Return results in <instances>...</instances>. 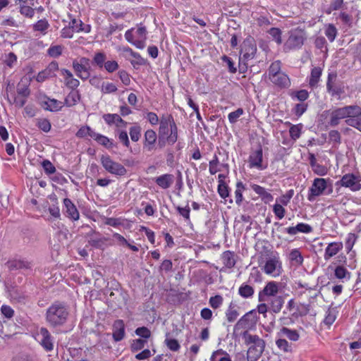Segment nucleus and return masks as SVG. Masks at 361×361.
<instances>
[{
  "instance_id": "nucleus-1",
  "label": "nucleus",
  "mask_w": 361,
  "mask_h": 361,
  "mask_svg": "<svg viewBox=\"0 0 361 361\" xmlns=\"http://www.w3.org/2000/svg\"><path fill=\"white\" fill-rule=\"evenodd\" d=\"M69 312L63 302L56 301L47 310L46 321L54 328L63 326L68 318Z\"/></svg>"
},
{
  "instance_id": "nucleus-2",
  "label": "nucleus",
  "mask_w": 361,
  "mask_h": 361,
  "mask_svg": "<svg viewBox=\"0 0 361 361\" xmlns=\"http://www.w3.org/2000/svg\"><path fill=\"white\" fill-rule=\"evenodd\" d=\"M257 53V44L252 37L246 38L240 49V54L242 56L239 59V66L241 72L244 73L247 69V62L254 59Z\"/></svg>"
},
{
  "instance_id": "nucleus-3",
  "label": "nucleus",
  "mask_w": 361,
  "mask_h": 361,
  "mask_svg": "<svg viewBox=\"0 0 361 361\" xmlns=\"http://www.w3.org/2000/svg\"><path fill=\"white\" fill-rule=\"evenodd\" d=\"M306 39L305 32L302 30L295 29L289 32V36L283 44V50L288 52L300 49Z\"/></svg>"
},
{
  "instance_id": "nucleus-4",
  "label": "nucleus",
  "mask_w": 361,
  "mask_h": 361,
  "mask_svg": "<svg viewBox=\"0 0 361 361\" xmlns=\"http://www.w3.org/2000/svg\"><path fill=\"white\" fill-rule=\"evenodd\" d=\"M100 161L104 169L111 174L116 176H124L127 173L128 171L124 166L114 161L109 155H102Z\"/></svg>"
},
{
  "instance_id": "nucleus-5",
  "label": "nucleus",
  "mask_w": 361,
  "mask_h": 361,
  "mask_svg": "<svg viewBox=\"0 0 361 361\" xmlns=\"http://www.w3.org/2000/svg\"><path fill=\"white\" fill-rule=\"evenodd\" d=\"M73 68L75 75L82 80H86L90 77V60L86 57H80L73 61Z\"/></svg>"
},
{
  "instance_id": "nucleus-6",
  "label": "nucleus",
  "mask_w": 361,
  "mask_h": 361,
  "mask_svg": "<svg viewBox=\"0 0 361 361\" xmlns=\"http://www.w3.org/2000/svg\"><path fill=\"white\" fill-rule=\"evenodd\" d=\"M262 270L268 275L276 277L281 274L283 271L282 263L278 253L271 255L266 261Z\"/></svg>"
},
{
  "instance_id": "nucleus-7",
  "label": "nucleus",
  "mask_w": 361,
  "mask_h": 361,
  "mask_svg": "<svg viewBox=\"0 0 361 361\" xmlns=\"http://www.w3.org/2000/svg\"><path fill=\"white\" fill-rule=\"evenodd\" d=\"M353 105L336 108L329 114V125L331 127H336L340 124L342 119L348 120L351 113Z\"/></svg>"
},
{
  "instance_id": "nucleus-8",
  "label": "nucleus",
  "mask_w": 361,
  "mask_h": 361,
  "mask_svg": "<svg viewBox=\"0 0 361 361\" xmlns=\"http://www.w3.org/2000/svg\"><path fill=\"white\" fill-rule=\"evenodd\" d=\"M255 322L253 311H250L244 314L235 324L233 336L234 338L242 336L241 330L249 329Z\"/></svg>"
},
{
  "instance_id": "nucleus-9",
  "label": "nucleus",
  "mask_w": 361,
  "mask_h": 361,
  "mask_svg": "<svg viewBox=\"0 0 361 361\" xmlns=\"http://www.w3.org/2000/svg\"><path fill=\"white\" fill-rule=\"evenodd\" d=\"M360 181L361 176L360 175L347 173L336 183V185L348 188L350 190L355 192L361 189Z\"/></svg>"
},
{
  "instance_id": "nucleus-10",
  "label": "nucleus",
  "mask_w": 361,
  "mask_h": 361,
  "mask_svg": "<svg viewBox=\"0 0 361 361\" xmlns=\"http://www.w3.org/2000/svg\"><path fill=\"white\" fill-rule=\"evenodd\" d=\"M327 188V180L324 178H317L313 181L309 190L307 199L310 202L315 200L316 197L322 195Z\"/></svg>"
},
{
  "instance_id": "nucleus-11",
  "label": "nucleus",
  "mask_w": 361,
  "mask_h": 361,
  "mask_svg": "<svg viewBox=\"0 0 361 361\" xmlns=\"http://www.w3.org/2000/svg\"><path fill=\"white\" fill-rule=\"evenodd\" d=\"M39 338V343L47 351L51 352L54 349V338L49 330L45 327H41L37 334Z\"/></svg>"
},
{
  "instance_id": "nucleus-12",
  "label": "nucleus",
  "mask_w": 361,
  "mask_h": 361,
  "mask_svg": "<svg viewBox=\"0 0 361 361\" xmlns=\"http://www.w3.org/2000/svg\"><path fill=\"white\" fill-rule=\"evenodd\" d=\"M345 123L361 132V107L358 105H353L351 113Z\"/></svg>"
},
{
  "instance_id": "nucleus-13",
  "label": "nucleus",
  "mask_w": 361,
  "mask_h": 361,
  "mask_svg": "<svg viewBox=\"0 0 361 361\" xmlns=\"http://www.w3.org/2000/svg\"><path fill=\"white\" fill-rule=\"evenodd\" d=\"M242 337L244 339L245 345H249L251 348H265V341L259 338L257 335L250 334L247 330H245L242 334Z\"/></svg>"
},
{
  "instance_id": "nucleus-14",
  "label": "nucleus",
  "mask_w": 361,
  "mask_h": 361,
  "mask_svg": "<svg viewBox=\"0 0 361 361\" xmlns=\"http://www.w3.org/2000/svg\"><path fill=\"white\" fill-rule=\"evenodd\" d=\"M263 152L261 145L257 149L251 152L249 157L250 167L257 168L258 169H264L267 166H262Z\"/></svg>"
},
{
  "instance_id": "nucleus-15",
  "label": "nucleus",
  "mask_w": 361,
  "mask_h": 361,
  "mask_svg": "<svg viewBox=\"0 0 361 361\" xmlns=\"http://www.w3.org/2000/svg\"><path fill=\"white\" fill-rule=\"evenodd\" d=\"M279 292L278 283L275 281H270L267 283L262 290L259 293V301H267V297H275Z\"/></svg>"
},
{
  "instance_id": "nucleus-16",
  "label": "nucleus",
  "mask_w": 361,
  "mask_h": 361,
  "mask_svg": "<svg viewBox=\"0 0 361 361\" xmlns=\"http://www.w3.org/2000/svg\"><path fill=\"white\" fill-rule=\"evenodd\" d=\"M63 212L67 217L73 221H77L79 219V212L76 206L73 203V202L69 198H65L63 200Z\"/></svg>"
},
{
  "instance_id": "nucleus-17",
  "label": "nucleus",
  "mask_w": 361,
  "mask_h": 361,
  "mask_svg": "<svg viewBox=\"0 0 361 361\" xmlns=\"http://www.w3.org/2000/svg\"><path fill=\"white\" fill-rule=\"evenodd\" d=\"M7 267L11 271L29 270L32 267V264L26 259H13L7 262Z\"/></svg>"
},
{
  "instance_id": "nucleus-18",
  "label": "nucleus",
  "mask_w": 361,
  "mask_h": 361,
  "mask_svg": "<svg viewBox=\"0 0 361 361\" xmlns=\"http://www.w3.org/2000/svg\"><path fill=\"white\" fill-rule=\"evenodd\" d=\"M157 139V133L154 130L149 129L145 133V140L143 148L147 152H152L154 149V145Z\"/></svg>"
},
{
  "instance_id": "nucleus-19",
  "label": "nucleus",
  "mask_w": 361,
  "mask_h": 361,
  "mask_svg": "<svg viewBox=\"0 0 361 361\" xmlns=\"http://www.w3.org/2000/svg\"><path fill=\"white\" fill-rule=\"evenodd\" d=\"M271 82L280 88H288L290 86V80L289 77L283 72L279 73L274 76L269 77Z\"/></svg>"
},
{
  "instance_id": "nucleus-20",
  "label": "nucleus",
  "mask_w": 361,
  "mask_h": 361,
  "mask_svg": "<svg viewBox=\"0 0 361 361\" xmlns=\"http://www.w3.org/2000/svg\"><path fill=\"white\" fill-rule=\"evenodd\" d=\"M113 338L118 342L123 339L125 336V324L123 320L117 319L113 324Z\"/></svg>"
},
{
  "instance_id": "nucleus-21",
  "label": "nucleus",
  "mask_w": 361,
  "mask_h": 361,
  "mask_svg": "<svg viewBox=\"0 0 361 361\" xmlns=\"http://www.w3.org/2000/svg\"><path fill=\"white\" fill-rule=\"evenodd\" d=\"M312 231V226L305 223H299L295 226H290L284 230L285 233L290 235H295L298 233H309Z\"/></svg>"
},
{
  "instance_id": "nucleus-22",
  "label": "nucleus",
  "mask_w": 361,
  "mask_h": 361,
  "mask_svg": "<svg viewBox=\"0 0 361 361\" xmlns=\"http://www.w3.org/2000/svg\"><path fill=\"white\" fill-rule=\"evenodd\" d=\"M337 78L336 73L331 72L328 75L327 82H326V90L329 93L331 94L332 97L340 96L342 93V90L341 87L331 85V82L336 81Z\"/></svg>"
},
{
  "instance_id": "nucleus-23",
  "label": "nucleus",
  "mask_w": 361,
  "mask_h": 361,
  "mask_svg": "<svg viewBox=\"0 0 361 361\" xmlns=\"http://www.w3.org/2000/svg\"><path fill=\"white\" fill-rule=\"evenodd\" d=\"M343 249L342 242H333L329 243L324 252V258L325 260H329L332 257L335 256L338 252Z\"/></svg>"
},
{
  "instance_id": "nucleus-24",
  "label": "nucleus",
  "mask_w": 361,
  "mask_h": 361,
  "mask_svg": "<svg viewBox=\"0 0 361 361\" xmlns=\"http://www.w3.org/2000/svg\"><path fill=\"white\" fill-rule=\"evenodd\" d=\"M155 183L162 189L169 188L174 181V176L172 174L166 173L155 178Z\"/></svg>"
},
{
  "instance_id": "nucleus-25",
  "label": "nucleus",
  "mask_w": 361,
  "mask_h": 361,
  "mask_svg": "<svg viewBox=\"0 0 361 361\" xmlns=\"http://www.w3.org/2000/svg\"><path fill=\"white\" fill-rule=\"evenodd\" d=\"M105 122L109 125L116 124L118 127H125L127 122L121 118L117 114H106L103 116Z\"/></svg>"
},
{
  "instance_id": "nucleus-26",
  "label": "nucleus",
  "mask_w": 361,
  "mask_h": 361,
  "mask_svg": "<svg viewBox=\"0 0 361 361\" xmlns=\"http://www.w3.org/2000/svg\"><path fill=\"white\" fill-rule=\"evenodd\" d=\"M251 188L257 195H259L264 203L267 204L273 200L274 197L272 195L267 192L264 188L256 184L252 185Z\"/></svg>"
},
{
  "instance_id": "nucleus-27",
  "label": "nucleus",
  "mask_w": 361,
  "mask_h": 361,
  "mask_svg": "<svg viewBox=\"0 0 361 361\" xmlns=\"http://www.w3.org/2000/svg\"><path fill=\"white\" fill-rule=\"evenodd\" d=\"M122 51L128 53L131 56L135 58V60H133L130 61L131 64L135 67V66H143L146 64V60L143 59L140 54L133 51V50L128 47H123Z\"/></svg>"
},
{
  "instance_id": "nucleus-28",
  "label": "nucleus",
  "mask_w": 361,
  "mask_h": 361,
  "mask_svg": "<svg viewBox=\"0 0 361 361\" xmlns=\"http://www.w3.org/2000/svg\"><path fill=\"white\" fill-rule=\"evenodd\" d=\"M43 107L49 111H58L63 107V103L57 99L48 98L44 102Z\"/></svg>"
},
{
  "instance_id": "nucleus-29",
  "label": "nucleus",
  "mask_w": 361,
  "mask_h": 361,
  "mask_svg": "<svg viewBox=\"0 0 361 361\" xmlns=\"http://www.w3.org/2000/svg\"><path fill=\"white\" fill-rule=\"evenodd\" d=\"M134 30V28L128 30L125 33V38L128 42L135 46L137 49H142L145 47V43H143L142 41H138V39H136L135 35L133 34Z\"/></svg>"
},
{
  "instance_id": "nucleus-30",
  "label": "nucleus",
  "mask_w": 361,
  "mask_h": 361,
  "mask_svg": "<svg viewBox=\"0 0 361 361\" xmlns=\"http://www.w3.org/2000/svg\"><path fill=\"white\" fill-rule=\"evenodd\" d=\"M284 304V298L283 296L279 295L273 297L269 302L270 309L274 313L281 312Z\"/></svg>"
},
{
  "instance_id": "nucleus-31",
  "label": "nucleus",
  "mask_w": 361,
  "mask_h": 361,
  "mask_svg": "<svg viewBox=\"0 0 361 361\" xmlns=\"http://www.w3.org/2000/svg\"><path fill=\"white\" fill-rule=\"evenodd\" d=\"M221 259L225 267L229 269L233 267L236 263L234 252L229 250L222 254Z\"/></svg>"
},
{
  "instance_id": "nucleus-32",
  "label": "nucleus",
  "mask_w": 361,
  "mask_h": 361,
  "mask_svg": "<svg viewBox=\"0 0 361 361\" xmlns=\"http://www.w3.org/2000/svg\"><path fill=\"white\" fill-rule=\"evenodd\" d=\"M322 73V70L320 67H314L311 71V74L309 80V85L310 87H314L317 85L320 77Z\"/></svg>"
},
{
  "instance_id": "nucleus-33",
  "label": "nucleus",
  "mask_w": 361,
  "mask_h": 361,
  "mask_svg": "<svg viewBox=\"0 0 361 361\" xmlns=\"http://www.w3.org/2000/svg\"><path fill=\"white\" fill-rule=\"evenodd\" d=\"M80 99L78 91H71L66 97L64 104L68 107L75 106Z\"/></svg>"
},
{
  "instance_id": "nucleus-34",
  "label": "nucleus",
  "mask_w": 361,
  "mask_h": 361,
  "mask_svg": "<svg viewBox=\"0 0 361 361\" xmlns=\"http://www.w3.org/2000/svg\"><path fill=\"white\" fill-rule=\"evenodd\" d=\"M239 312L236 305L233 302H231L228 310L226 312V319L228 322H233L236 320L238 317L239 316Z\"/></svg>"
},
{
  "instance_id": "nucleus-35",
  "label": "nucleus",
  "mask_w": 361,
  "mask_h": 361,
  "mask_svg": "<svg viewBox=\"0 0 361 361\" xmlns=\"http://www.w3.org/2000/svg\"><path fill=\"white\" fill-rule=\"evenodd\" d=\"M264 349L250 347L247 352V361H257L263 353Z\"/></svg>"
},
{
  "instance_id": "nucleus-36",
  "label": "nucleus",
  "mask_w": 361,
  "mask_h": 361,
  "mask_svg": "<svg viewBox=\"0 0 361 361\" xmlns=\"http://www.w3.org/2000/svg\"><path fill=\"white\" fill-rule=\"evenodd\" d=\"M279 334L286 336L289 340L292 341H297L300 338V334L297 330L290 329L285 326L281 329Z\"/></svg>"
},
{
  "instance_id": "nucleus-37",
  "label": "nucleus",
  "mask_w": 361,
  "mask_h": 361,
  "mask_svg": "<svg viewBox=\"0 0 361 361\" xmlns=\"http://www.w3.org/2000/svg\"><path fill=\"white\" fill-rule=\"evenodd\" d=\"M91 137L96 140L99 144L106 147V148H112L113 142L106 136L94 132L91 135Z\"/></svg>"
},
{
  "instance_id": "nucleus-38",
  "label": "nucleus",
  "mask_w": 361,
  "mask_h": 361,
  "mask_svg": "<svg viewBox=\"0 0 361 361\" xmlns=\"http://www.w3.org/2000/svg\"><path fill=\"white\" fill-rule=\"evenodd\" d=\"M169 127L170 134H168L166 141L169 145H173L178 140V128L175 121L173 122Z\"/></svg>"
},
{
  "instance_id": "nucleus-39",
  "label": "nucleus",
  "mask_w": 361,
  "mask_h": 361,
  "mask_svg": "<svg viewBox=\"0 0 361 361\" xmlns=\"http://www.w3.org/2000/svg\"><path fill=\"white\" fill-rule=\"evenodd\" d=\"M49 23L46 19L39 20L37 23L33 25V30L38 31L43 35H46L48 28L49 27Z\"/></svg>"
},
{
  "instance_id": "nucleus-40",
  "label": "nucleus",
  "mask_w": 361,
  "mask_h": 361,
  "mask_svg": "<svg viewBox=\"0 0 361 361\" xmlns=\"http://www.w3.org/2000/svg\"><path fill=\"white\" fill-rule=\"evenodd\" d=\"M211 361H231V360L226 351L219 349L213 353Z\"/></svg>"
},
{
  "instance_id": "nucleus-41",
  "label": "nucleus",
  "mask_w": 361,
  "mask_h": 361,
  "mask_svg": "<svg viewBox=\"0 0 361 361\" xmlns=\"http://www.w3.org/2000/svg\"><path fill=\"white\" fill-rule=\"evenodd\" d=\"M31 6H27L25 4H20L19 6V13L28 18H32L35 15V9L32 7L34 5L33 3L30 4Z\"/></svg>"
},
{
  "instance_id": "nucleus-42",
  "label": "nucleus",
  "mask_w": 361,
  "mask_h": 361,
  "mask_svg": "<svg viewBox=\"0 0 361 361\" xmlns=\"http://www.w3.org/2000/svg\"><path fill=\"white\" fill-rule=\"evenodd\" d=\"M245 190V185L241 181H238L236 183V189L235 191V203L238 205H240L243 197V192Z\"/></svg>"
},
{
  "instance_id": "nucleus-43",
  "label": "nucleus",
  "mask_w": 361,
  "mask_h": 361,
  "mask_svg": "<svg viewBox=\"0 0 361 361\" xmlns=\"http://www.w3.org/2000/svg\"><path fill=\"white\" fill-rule=\"evenodd\" d=\"M238 293L241 297L244 298H248L253 295L254 289L252 286L243 283L239 288Z\"/></svg>"
},
{
  "instance_id": "nucleus-44",
  "label": "nucleus",
  "mask_w": 361,
  "mask_h": 361,
  "mask_svg": "<svg viewBox=\"0 0 361 361\" xmlns=\"http://www.w3.org/2000/svg\"><path fill=\"white\" fill-rule=\"evenodd\" d=\"M334 275L338 279H350V273L343 266L336 267Z\"/></svg>"
},
{
  "instance_id": "nucleus-45",
  "label": "nucleus",
  "mask_w": 361,
  "mask_h": 361,
  "mask_svg": "<svg viewBox=\"0 0 361 361\" xmlns=\"http://www.w3.org/2000/svg\"><path fill=\"white\" fill-rule=\"evenodd\" d=\"M281 69V62L279 60L275 61L270 65L268 69V77L274 76L279 73H282Z\"/></svg>"
},
{
  "instance_id": "nucleus-46",
  "label": "nucleus",
  "mask_w": 361,
  "mask_h": 361,
  "mask_svg": "<svg viewBox=\"0 0 361 361\" xmlns=\"http://www.w3.org/2000/svg\"><path fill=\"white\" fill-rule=\"evenodd\" d=\"M289 259L293 262L296 265H301L303 262V257L301 252L298 249H293L290 251Z\"/></svg>"
},
{
  "instance_id": "nucleus-47",
  "label": "nucleus",
  "mask_w": 361,
  "mask_h": 361,
  "mask_svg": "<svg viewBox=\"0 0 361 361\" xmlns=\"http://www.w3.org/2000/svg\"><path fill=\"white\" fill-rule=\"evenodd\" d=\"M36 126L45 133L49 132L51 128V123L47 118H37Z\"/></svg>"
},
{
  "instance_id": "nucleus-48",
  "label": "nucleus",
  "mask_w": 361,
  "mask_h": 361,
  "mask_svg": "<svg viewBox=\"0 0 361 361\" xmlns=\"http://www.w3.org/2000/svg\"><path fill=\"white\" fill-rule=\"evenodd\" d=\"M166 338L164 341V343L167 348L171 351H178L179 350L180 345L178 341L174 338H168L169 334H166Z\"/></svg>"
},
{
  "instance_id": "nucleus-49",
  "label": "nucleus",
  "mask_w": 361,
  "mask_h": 361,
  "mask_svg": "<svg viewBox=\"0 0 361 361\" xmlns=\"http://www.w3.org/2000/svg\"><path fill=\"white\" fill-rule=\"evenodd\" d=\"M302 128V124L292 125L289 130L290 137L294 140L298 139L300 137Z\"/></svg>"
},
{
  "instance_id": "nucleus-50",
  "label": "nucleus",
  "mask_w": 361,
  "mask_h": 361,
  "mask_svg": "<svg viewBox=\"0 0 361 361\" xmlns=\"http://www.w3.org/2000/svg\"><path fill=\"white\" fill-rule=\"evenodd\" d=\"M106 56L103 52H97L93 57V63L96 64L99 68L104 67L106 62Z\"/></svg>"
},
{
  "instance_id": "nucleus-51",
  "label": "nucleus",
  "mask_w": 361,
  "mask_h": 361,
  "mask_svg": "<svg viewBox=\"0 0 361 361\" xmlns=\"http://www.w3.org/2000/svg\"><path fill=\"white\" fill-rule=\"evenodd\" d=\"M276 345L277 347L286 353L292 352V346L284 338H279L276 341Z\"/></svg>"
},
{
  "instance_id": "nucleus-52",
  "label": "nucleus",
  "mask_w": 361,
  "mask_h": 361,
  "mask_svg": "<svg viewBox=\"0 0 361 361\" xmlns=\"http://www.w3.org/2000/svg\"><path fill=\"white\" fill-rule=\"evenodd\" d=\"M59 70V64L56 61L51 62L43 71L49 78L56 76V71Z\"/></svg>"
},
{
  "instance_id": "nucleus-53",
  "label": "nucleus",
  "mask_w": 361,
  "mask_h": 361,
  "mask_svg": "<svg viewBox=\"0 0 361 361\" xmlns=\"http://www.w3.org/2000/svg\"><path fill=\"white\" fill-rule=\"evenodd\" d=\"M62 51H63V46L54 45V46H51L48 49L47 54L51 57L57 58L61 55Z\"/></svg>"
},
{
  "instance_id": "nucleus-54",
  "label": "nucleus",
  "mask_w": 361,
  "mask_h": 361,
  "mask_svg": "<svg viewBox=\"0 0 361 361\" xmlns=\"http://www.w3.org/2000/svg\"><path fill=\"white\" fill-rule=\"evenodd\" d=\"M147 32L146 27L140 25L136 30L135 35L138 41H142L143 43H145L147 39Z\"/></svg>"
},
{
  "instance_id": "nucleus-55",
  "label": "nucleus",
  "mask_w": 361,
  "mask_h": 361,
  "mask_svg": "<svg viewBox=\"0 0 361 361\" xmlns=\"http://www.w3.org/2000/svg\"><path fill=\"white\" fill-rule=\"evenodd\" d=\"M130 136L133 142H137L141 137V128L140 126H134L130 128Z\"/></svg>"
},
{
  "instance_id": "nucleus-56",
  "label": "nucleus",
  "mask_w": 361,
  "mask_h": 361,
  "mask_svg": "<svg viewBox=\"0 0 361 361\" xmlns=\"http://www.w3.org/2000/svg\"><path fill=\"white\" fill-rule=\"evenodd\" d=\"M269 34L271 36L273 40H274L278 44L282 43L281 39V30L277 27H271L269 30Z\"/></svg>"
},
{
  "instance_id": "nucleus-57",
  "label": "nucleus",
  "mask_w": 361,
  "mask_h": 361,
  "mask_svg": "<svg viewBox=\"0 0 361 361\" xmlns=\"http://www.w3.org/2000/svg\"><path fill=\"white\" fill-rule=\"evenodd\" d=\"M218 192L220 197L226 199L229 195L228 186L224 181H219Z\"/></svg>"
},
{
  "instance_id": "nucleus-58",
  "label": "nucleus",
  "mask_w": 361,
  "mask_h": 361,
  "mask_svg": "<svg viewBox=\"0 0 361 361\" xmlns=\"http://www.w3.org/2000/svg\"><path fill=\"white\" fill-rule=\"evenodd\" d=\"M147 343V341L145 339H135L133 341V343L130 345V349L132 352H137L141 349H142L145 344Z\"/></svg>"
},
{
  "instance_id": "nucleus-59",
  "label": "nucleus",
  "mask_w": 361,
  "mask_h": 361,
  "mask_svg": "<svg viewBox=\"0 0 361 361\" xmlns=\"http://www.w3.org/2000/svg\"><path fill=\"white\" fill-rule=\"evenodd\" d=\"M325 35L329 40L332 42L337 35V30L336 27L332 24H329L325 30Z\"/></svg>"
},
{
  "instance_id": "nucleus-60",
  "label": "nucleus",
  "mask_w": 361,
  "mask_h": 361,
  "mask_svg": "<svg viewBox=\"0 0 361 361\" xmlns=\"http://www.w3.org/2000/svg\"><path fill=\"white\" fill-rule=\"evenodd\" d=\"M336 318V310L334 308L329 309L324 319V323L327 325L332 324Z\"/></svg>"
},
{
  "instance_id": "nucleus-61",
  "label": "nucleus",
  "mask_w": 361,
  "mask_h": 361,
  "mask_svg": "<svg viewBox=\"0 0 361 361\" xmlns=\"http://www.w3.org/2000/svg\"><path fill=\"white\" fill-rule=\"evenodd\" d=\"M93 133H94V131H93L90 127L86 126H82L78 130V132L76 133L75 135L78 137H80V138H83V137H85L86 136H90L91 137V135H92Z\"/></svg>"
},
{
  "instance_id": "nucleus-62",
  "label": "nucleus",
  "mask_w": 361,
  "mask_h": 361,
  "mask_svg": "<svg viewBox=\"0 0 361 361\" xmlns=\"http://www.w3.org/2000/svg\"><path fill=\"white\" fill-rule=\"evenodd\" d=\"M273 212L279 219H283L286 214V209H284L283 205L279 203H276L274 205Z\"/></svg>"
},
{
  "instance_id": "nucleus-63",
  "label": "nucleus",
  "mask_w": 361,
  "mask_h": 361,
  "mask_svg": "<svg viewBox=\"0 0 361 361\" xmlns=\"http://www.w3.org/2000/svg\"><path fill=\"white\" fill-rule=\"evenodd\" d=\"M209 303L212 308L217 309L222 305L223 298L220 295L211 297Z\"/></svg>"
},
{
  "instance_id": "nucleus-64",
  "label": "nucleus",
  "mask_w": 361,
  "mask_h": 361,
  "mask_svg": "<svg viewBox=\"0 0 361 361\" xmlns=\"http://www.w3.org/2000/svg\"><path fill=\"white\" fill-rule=\"evenodd\" d=\"M243 109L242 108H238L237 110L231 112L228 114V120L231 123H235L239 117L243 114Z\"/></svg>"
}]
</instances>
